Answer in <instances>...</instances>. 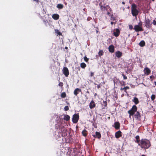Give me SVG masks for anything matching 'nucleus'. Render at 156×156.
I'll use <instances>...</instances> for the list:
<instances>
[{"label":"nucleus","instance_id":"nucleus-25","mask_svg":"<svg viewBox=\"0 0 156 156\" xmlns=\"http://www.w3.org/2000/svg\"><path fill=\"white\" fill-rule=\"evenodd\" d=\"M145 44L144 41H142L139 43V45L141 47H143L145 45Z\"/></svg>","mask_w":156,"mask_h":156},{"label":"nucleus","instance_id":"nucleus-5","mask_svg":"<svg viewBox=\"0 0 156 156\" xmlns=\"http://www.w3.org/2000/svg\"><path fill=\"white\" fill-rule=\"evenodd\" d=\"M144 22L145 23V26L147 28L149 29L151 27L152 23L151 21L148 18H145Z\"/></svg>","mask_w":156,"mask_h":156},{"label":"nucleus","instance_id":"nucleus-41","mask_svg":"<svg viewBox=\"0 0 156 156\" xmlns=\"http://www.w3.org/2000/svg\"><path fill=\"white\" fill-rule=\"evenodd\" d=\"M129 28L130 30H132L133 29V27L132 25H129Z\"/></svg>","mask_w":156,"mask_h":156},{"label":"nucleus","instance_id":"nucleus-22","mask_svg":"<svg viewBox=\"0 0 156 156\" xmlns=\"http://www.w3.org/2000/svg\"><path fill=\"white\" fill-rule=\"evenodd\" d=\"M82 133L83 136H86L87 135V131L86 129H84L82 131Z\"/></svg>","mask_w":156,"mask_h":156},{"label":"nucleus","instance_id":"nucleus-19","mask_svg":"<svg viewBox=\"0 0 156 156\" xmlns=\"http://www.w3.org/2000/svg\"><path fill=\"white\" fill-rule=\"evenodd\" d=\"M115 55L118 58H120L122 55V52L119 51H117L115 52Z\"/></svg>","mask_w":156,"mask_h":156},{"label":"nucleus","instance_id":"nucleus-44","mask_svg":"<svg viewBox=\"0 0 156 156\" xmlns=\"http://www.w3.org/2000/svg\"><path fill=\"white\" fill-rule=\"evenodd\" d=\"M101 85L100 84H99V85H97V88H98V89L100 87Z\"/></svg>","mask_w":156,"mask_h":156},{"label":"nucleus","instance_id":"nucleus-39","mask_svg":"<svg viewBox=\"0 0 156 156\" xmlns=\"http://www.w3.org/2000/svg\"><path fill=\"white\" fill-rule=\"evenodd\" d=\"M137 25H139V26L142 27V23L141 21H140L138 23V24Z\"/></svg>","mask_w":156,"mask_h":156},{"label":"nucleus","instance_id":"nucleus-30","mask_svg":"<svg viewBox=\"0 0 156 156\" xmlns=\"http://www.w3.org/2000/svg\"><path fill=\"white\" fill-rule=\"evenodd\" d=\"M55 32L56 33L58 34L59 36L62 35V33L60 32L59 30L58 29H55Z\"/></svg>","mask_w":156,"mask_h":156},{"label":"nucleus","instance_id":"nucleus-10","mask_svg":"<svg viewBox=\"0 0 156 156\" xmlns=\"http://www.w3.org/2000/svg\"><path fill=\"white\" fill-rule=\"evenodd\" d=\"M144 74L147 75H149L151 72V70L147 67H145L144 70Z\"/></svg>","mask_w":156,"mask_h":156},{"label":"nucleus","instance_id":"nucleus-28","mask_svg":"<svg viewBox=\"0 0 156 156\" xmlns=\"http://www.w3.org/2000/svg\"><path fill=\"white\" fill-rule=\"evenodd\" d=\"M57 7L59 9H62L63 7V5L61 4H59L57 5Z\"/></svg>","mask_w":156,"mask_h":156},{"label":"nucleus","instance_id":"nucleus-29","mask_svg":"<svg viewBox=\"0 0 156 156\" xmlns=\"http://www.w3.org/2000/svg\"><path fill=\"white\" fill-rule=\"evenodd\" d=\"M107 102L106 101H105L103 102V105L104 107L103 108V109H105L106 107H107Z\"/></svg>","mask_w":156,"mask_h":156},{"label":"nucleus","instance_id":"nucleus-9","mask_svg":"<svg viewBox=\"0 0 156 156\" xmlns=\"http://www.w3.org/2000/svg\"><path fill=\"white\" fill-rule=\"evenodd\" d=\"M61 131L62 133H61V135L62 137L65 136L66 135H67V130L64 127L62 128Z\"/></svg>","mask_w":156,"mask_h":156},{"label":"nucleus","instance_id":"nucleus-13","mask_svg":"<svg viewBox=\"0 0 156 156\" xmlns=\"http://www.w3.org/2000/svg\"><path fill=\"white\" fill-rule=\"evenodd\" d=\"M95 106L96 105L94 101L93 100L91 101L89 104L90 108L92 109L94 108Z\"/></svg>","mask_w":156,"mask_h":156},{"label":"nucleus","instance_id":"nucleus-34","mask_svg":"<svg viewBox=\"0 0 156 156\" xmlns=\"http://www.w3.org/2000/svg\"><path fill=\"white\" fill-rule=\"evenodd\" d=\"M84 61L86 62H88V60H89L88 58H87L86 56H85L84 57Z\"/></svg>","mask_w":156,"mask_h":156},{"label":"nucleus","instance_id":"nucleus-38","mask_svg":"<svg viewBox=\"0 0 156 156\" xmlns=\"http://www.w3.org/2000/svg\"><path fill=\"white\" fill-rule=\"evenodd\" d=\"M152 23L154 26L156 25V21L155 20H154L152 22Z\"/></svg>","mask_w":156,"mask_h":156},{"label":"nucleus","instance_id":"nucleus-53","mask_svg":"<svg viewBox=\"0 0 156 156\" xmlns=\"http://www.w3.org/2000/svg\"><path fill=\"white\" fill-rule=\"evenodd\" d=\"M141 156H146L145 155L143 154Z\"/></svg>","mask_w":156,"mask_h":156},{"label":"nucleus","instance_id":"nucleus-40","mask_svg":"<svg viewBox=\"0 0 156 156\" xmlns=\"http://www.w3.org/2000/svg\"><path fill=\"white\" fill-rule=\"evenodd\" d=\"M122 76L123 77V79L124 80H126L127 79V77L126 76H125L124 74H122Z\"/></svg>","mask_w":156,"mask_h":156},{"label":"nucleus","instance_id":"nucleus-49","mask_svg":"<svg viewBox=\"0 0 156 156\" xmlns=\"http://www.w3.org/2000/svg\"><path fill=\"white\" fill-rule=\"evenodd\" d=\"M65 49H68V47H65Z\"/></svg>","mask_w":156,"mask_h":156},{"label":"nucleus","instance_id":"nucleus-51","mask_svg":"<svg viewBox=\"0 0 156 156\" xmlns=\"http://www.w3.org/2000/svg\"><path fill=\"white\" fill-rule=\"evenodd\" d=\"M122 4H125V2H122Z\"/></svg>","mask_w":156,"mask_h":156},{"label":"nucleus","instance_id":"nucleus-6","mask_svg":"<svg viewBox=\"0 0 156 156\" xmlns=\"http://www.w3.org/2000/svg\"><path fill=\"white\" fill-rule=\"evenodd\" d=\"M79 116L78 114H75L73 115L72 118V122L73 123H76L79 119Z\"/></svg>","mask_w":156,"mask_h":156},{"label":"nucleus","instance_id":"nucleus-54","mask_svg":"<svg viewBox=\"0 0 156 156\" xmlns=\"http://www.w3.org/2000/svg\"><path fill=\"white\" fill-rule=\"evenodd\" d=\"M155 20L156 21V18H155Z\"/></svg>","mask_w":156,"mask_h":156},{"label":"nucleus","instance_id":"nucleus-43","mask_svg":"<svg viewBox=\"0 0 156 156\" xmlns=\"http://www.w3.org/2000/svg\"><path fill=\"white\" fill-rule=\"evenodd\" d=\"M124 88L125 89H126V90L127 89H129V86H126V87H124Z\"/></svg>","mask_w":156,"mask_h":156},{"label":"nucleus","instance_id":"nucleus-23","mask_svg":"<svg viewBox=\"0 0 156 156\" xmlns=\"http://www.w3.org/2000/svg\"><path fill=\"white\" fill-rule=\"evenodd\" d=\"M133 101L136 105L138 104L139 102L138 98L135 97L134 98Z\"/></svg>","mask_w":156,"mask_h":156},{"label":"nucleus","instance_id":"nucleus-45","mask_svg":"<svg viewBox=\"0 0 156 156\" xmlns=\"http://www.w3.org/2000/svg\"><path fill=\"white\" fill-rule=\"evenodd\" d=\"M34 1H35L37 3H39V0H33Z\"/></svg>","mask_w":156,"mask_h":156},{"label":"nucleus","instance_id":"nucleus-37","mask_svg":"<svg viewBox=\"0 0 156 156\" xmlns=\"http://www.w3.org/2000/svg\"><path fill=\"white\" fill-rule=\"evenodd\" d=\"M120 90L121 91H122V90H124V91H125V92H126V93H127V91H126V89H125L124 88H124H122V87H121V88H120Z\"/></svg>","mask_w":156,"mask_h":156},{"label":"nucleus","instance_id":"nucleus-47","mask_svg":"<svg viewBox=\"0 0 156 156\" xmlns=\"http://www.w3.org/2000/svg\"><path fill=\"white\" fill-rule=\"evenodd\" d=\"M153 76H152H152H150V79H152V78H153Z\"/></svg>","mask_w":156,"mask_h":156},{"label":"nucleus","instance_id":"nucleus-18","mask_svg":"<svg viewBox=\"0 0 156 156\" xmlns=\"http://www.w3.org/2000/svg\"><path fill=\"white\" fill-rule=\"evenodd\" d=\"M113 34L116 37L118 36L120 34V31L118 29H116L115 30V31L114 32Z\"/></svg>","mask_w":156,"mask_h":156},{"label":"nucleus","instance_id":"nucleus-24","mask_svg":"<svg viewBox=\"0 0 156 156\" xmlns=\"http://www.w3.org/2000/svg\"><path fill=\"white\" fill-rule=\"evenodd\" d=\"M70 119V117L69 115H66L64 117V119L66 121H68Z\"/></svg>","mask_w":156,"mask_h":156},{"label":"nucleus","instance_id":"nucleus-36","mask_svg":"<svg viewBox=\"0 0 156 156\" xmlns=\"http://www.w3.org/2000/svg\"><path fill=\"white\" fill-rule=\"evenodd\" d=\"M63 83L62 82H60L58 84V86L60 87H62L63 86Z\"/></svg>","mask_w":156,"mask_h":156},{"label":"nucleus","instance_id":"nucleus-55","mask_svg":"<svg viewBox=\"0 0 156 156\" xmlns=\"http://www.w3.org/2000/svg\"><path fill=\"white\" fill-rule=\"evenodd\" d=\"M94 84H95V85H96V83H95Z\"/></svg>","mask_w":156,"mask_h":156},{"label":"nucleus","instance_id":"nucleus-20","mask_svg":"<svg viewBox=\"0 0 156 156\" xmlns=\"http://www.w3.org/2000/svg\"><path fill=\"white\" fill-rule=\"evenodd\" d=\"M59 15L57 14H55L52 16V18L55 20H58L59 18Z\"/></svg>","mask_w":156,"mask_h":156},{"label":"nucleus","instance_id":"nucleus-7","mask_svg":"<svg viewBox=\"0 0 156 156\" xmlns=\"http://www.w3.org/2000/svg\"><path fill=\"white\" fill-rule=\"evenodd\" d=\"M62 72L64 74L66 77L68 76L69 74V70L66 67H64L62 69Z\"/></svg>","mask_w":156,"mask_h":156},{"label":"nucleus","instance_id":"nucleus-33","mask_svg":"<svg viewBox=\"0 0 156 156\" xmlns=\"http://www.w3.org/2000/svg\"><path fill=\"white\" fill-rule=\"evenodd\" d=\"M64 110L65 111H67L69 110V107L68 106H66L64 107Z\"/></svg>","mask_w":156,"mask_h":156},{"label":"nucleus","instance_id":"nucleus-46","mask_svg":"<svg viewBox=\"0 0 156 156\" xmlns=\"http://www.w3.org/2000/svg\"><path fill=\"white\" fill-rule=\"evenodd\" d=\"M94 75V73H91V76H92Z\"/></svg>","mask_w":156,"mask_h":156},{"label":"nucleus","instance_id":"nucleus-4","mask_svg":"<svg viewBox=\"0 0 156 156\" xmlns=\"http://www.w3.org/2000/svg\"><path fill=\"white\" fill-rule=\"evenodd\" d=\"M101 9L104 13H106L107 11H111V8L108 5L104 6L101 5Z\"/></svg>","mask_w":156,"mask_h":156},{"label":"nucleus","instance_id":"nucleus-26","mask_svg":"<svg viewBox=\"0 0 156 156\" xmlns=\"http://www.w3.org/2000/svg\"><path fill=\"white\" fill-rule=\"evenodd\" d=\"M66 96V94L65 92H63L61 93V97L62 98H65Z\"/></svg>","mask_w":156,"mask_h":156},{"label":"nucleus","instance_id":"nucleus-48","mask_svg":"<svg viewBox=\"0 0 156 156\" xmlns=\"http://www.w3.org/2000/svg\"><path fill=\"white\" fill-rule=\"evenodd\" d=\"M113 23H114V22H111V24L112 25V24H113Z\"/></svg>","mask_w":156,"mask_h":156},{"label":"nucleus","instance_id":"nucleus-12","mask_svg":"<svg viewBox=\"0 0 156 156\" xmlns=\"http://www.w3.org/2000/svg\"><path fill=\"white\" fill-rule=\"evenodd\" d=\"M115 137L118 139L122 136V132L120 130L116 132L115 134Z\"/></svg>","mask_w":156,"mask_h":156},{"label":"nucleus","instance_id":"nucleus-32","mask_svg":"<svg viewBox=\"0 0 156 156\" xmlns=\"http://www.w3.org/2000/svg\"><path fill=\"white\" fill-rule=\"evenodd\" d=\"M151 99L152 101H153L154 100L155 98V95L154 94H152L151 96Z\"/></svg>","mask_w":156,"mask_h":156},{"label":"nucleus","instance_id":"nucleus-21","mask_svg":"<svg viewBox=\"0 0 156 156\" xmlns=\"http://www.w3.org/2000/svg\"><path fill=\"white\" fill-rule=\"evenodd\" d=\"M135 138L136 140V141H135V142L138 144V145H139L140 143V136L139 135H137L135 136Z\"/></svg>","mask_w":156,"mask_h":156},{"label":"nucleus","instance_id":"nucleus-14","mask_svg":"<svg viewBox=\"0 0 156 156\" xmlns=\"http://www.w3.org/2000/svg\"><path fill=\"white\" fill-rule=\"evenodd\" d=\"M93 137L95 138H98V139H100L101 137V135L100 133L98 132H95V135H93Z\"/></svg>","mask_w":156,"mask_h":156},{"label":"nucleus","instance_id":"nucleus-52","mask_svg":"<svg viewBox=\"0 0 156 156\" xmlns=\"http://www.w3.org/2000/svg\"><path fill=\"white\" fill-rule=\"evenodd\" d=\"M112 19H113V20H115V18H112Z\"/></svg>","mask_w":156,"mask_h":156},{"label":"nucleus","instance_id":"nucleus-42","mask_svg":"<svg viewBox=\"0 0 156 156\" xmlns=\"http://www.w3.org/2000/svg\"><path fill=\"white\" fill-rule=\"evenodd\" d=\"M109 11H107L106 12H107V14L109 16H111V13Z\"/></svg>","mask_w":156,"mask_h":156},{"label":"nucleus","instance_id":"nucleus-15","mask_svg":"<svg viewBox=\"0 0 156 156\" xmlns=\"http://www.w3.org/2000/svg\"><path fill=\"white\" fill-rule=\"evenodd\" d=\"M108 50L110 52H114L115 51L114 46L113 45H110L108 47Z\"/></svg>","mask_w":156,"mask_h":156},{"label":"nucleus","instance_id":"nucleus-27","mask_svg":"<svg viewBox=\"0 0 156 156\" xmlns=\"http://www.w3.org/2000/svg\"><path fill=\"white\" fill-rule=\"evenodd\" d=\"M86 64L84 62H82L80 64V67L83 69L85 68L86 67Z\"/></svg>","mask_w":156,"mask_h":156},{"label":"nucleus","instance_id":"nucleus-35","mask_svg":"<svg viewBox=\"0 0 156 156\" xmlns=\"http://www.w3.org/2000/svg\"><path fill=\"white\" fill-rule=\"evenodd\" d=\"M120 83L122 86H124L125 85V83L124 81H122L121 82H120Z\"/></svg>","mask_w":156,"mask_h":156},{"label":"nucleus","instance_id":"nucleus-16","mask_svg":"<svg viewBox=\"0 0 156 156\" xmlns=\"http://www.w3.org/2000/svg\"><path fill=\"white\" fill-rule=\"evenodd\" d=\"M81 91V89H80L79 88H76L74 90V92H73V93H74V94L75 96H77L78 94H79V93Z\"/></svg>","mask_w":156,"mask_h":156},{"label":"nucleus","instance_id":"nucleus-3","mask_svg":"<svg viewBox=\"0 0 156 156\" xmlns=\"http://www.w3.org/2000/svg\"><path fill=\"white\" fill-rule=\"evenodd\" d=\"M137 108L136 106L134 105L132 106L131 109L128 111V112L130 115H133L135 112H137Z\"/></svg>","mask_w":156,"mask_h":156},{"label":"nucleus","instance_id":"nucleus-1","mask_svg":"<svg viewBox=\"0 0 156 156\" xmlns=\"http://www.w3.org/2000/svg\"><path fill=\"white\" fill-rule=\"evenodd\" d=\"M138 145L142 148L146 150L149 148L151 146V142L147 139H142L140 140V143Z\"/></svg>","mask_w":156,"mask_h":156},{"label":"nucleus","instance_id":"nucleus-2","mask_svg":"<svg viewBox=\"0 0 156 156\" xmlns=\"http://www.w3.org/2000/svg\"><path fill=\"white\" fill-rule=\"evenodd\" d=\"M137 6L135 4H133L131 5V13L133 16H136L139 13V11L137 9Z\"/></svg>","mask_w":156,"mask_h":156},{"label":"nucleus","instance_id":"nucleus-50","mask_svg":"<svg viewBox=\"0 0 156 156\" xmlns=\"http://www.w3.org/2000/svg\"><path fill=\"white\" fill-rule=\"evenodd\" d=\"M154 84L156 86V81L154 82Z\"/></svg>","mask_w":156,"mask_h":156},{"label":"nucleus","instance_id":"nucleus-11","mask_svg":"<svg viewBox=\"0 0 156 156\" xmlns=\"http://www.w3.org/2000/svg\"><path fill=\"white\" fill-rule=\"evenodd\" d=\"M135 118L138 120H140L141 115L139 112H136V114L134 115Z\"/></svg>","mask_w":156,"mask_h":156},{"label":"nucleus","instance_id":"nucleus-17","mask_svg":"<svg viewBox=\"0 0 156 156\" xmlns=\"http://www.w3.org/2000/svg\"><path fill=\"white\" fill-rule=\"evenodd\" d=\"M114 127L116 129H119L120 128V124L119 122H115L114 123Z\"/></svg>","mask_w":156,"mask_h":156},{"label":"nucleus","instance_id":"nucleus-31","mask_svg":"<svg viewBox=\"0 0 156 156\" xmlns=\"http://www.w3.org/2000/svg\"><path fill=\"white\" fill-rule=\"evenodd\" d=\"M98 55L100 56H102L104 54V52L102 50H100L98 52Z\"/></svg>","mask_w":156,"mask_h":156},{"label":"nucleus","instance_id":"nucleus-8","mask_svg":"<svg viewBox=\"0 0 156 156\" xmlns=\"http://www.w3.org/2000/svg\"><path fill=\"white\" fill-rule=\"evenodd\" d=\"M134 29L136 32H138L139 31H143V29L142 27L139 26V25H136L134 26Z\"/></svg>","mask_w":156,"mask_h":156}]
</instances>
